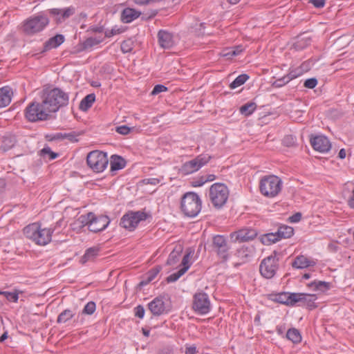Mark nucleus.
Masks as SVG:
<instances>
[{
  "instance_id": "55",
  "label": "nucleus",
  "mask_w": 354,
  "mask_h": 354,
  "mask_svg": "<svg viewBox=\"0 0 354 354\" xmlns=\"http://www.w3.org/2000/svg\"><path fill=\"white\" fill-rule=\"evenodd\" d=\"M158 354H174V348L172 346H165L159 350Z\"/></svg>"
},
{
  "instance_id": "47",
  "label": "nucleus",
  "mask_w": 354,
  "mask_h": 354,
  "mask_svg": "<svg viewBox=\"0 0 354 354\" xmlns=\"http://www.w3.org/2000/svg\"><path fill=\"white\" fill-rule=\"evenodd\" d=\"M133 313L135 317L139 319H142L145 316V310L143 306L138 305L133 308Z\"/></svg>"
},
{
  "instance_id": "31",
  "label": "nucleus",
  "mask_w": 354,
  "mask_h": 354,
  "mask_svg": "<svg viewBox=\"0 0 354 354\" xmlns=\"http://www.w3.org/2000/svg\"><path fill=\"white\" fill-rule=\"evenodd\" d=\"M95 101V95L91 93L86 95L80 102L79 108L83 111H88Z\"/></svg>"
},
{
  "instance_id": "37",
  "label": "nucleus",
  "mask_w": 354,
  "mask_h": 354,
  "mask_svg": "<svg viewBox=\"0 0 354 354\" xmlns=\"http://www.w3.org/2000/svg\"><path fill=\"white\" fill-rule=\"evenodd\" d=\"M182 250H174L169 255L166 264L168 266L176 265L180 259Z\"/></svg>"
},
{
  "instance_id": "40",
  "label": "nucleus",
  "mask_w": 354,
  "mask_h": 354,
  "mask_svg": "<svg viewBox=\"0 0 354 354\" xmlns=\"http://www.w3.org/2000/svg\"><path fill=\"white\" fill-rule=\"evenodd\" d=\"M249 78V76L246 74H241L239 75L230 84V87L234 89L243 85Z\"/></svg>"
},
{
  "instance_id": "25",
  "label": "nucleus",
  "mask_w": 354,
  "mask_h": 354,
  "mask_svg": "<svg viewBox=\"0 0 354 354\" xmlns=\"http://www.w3.org/2000/svg\"><path fill=\"white\" fill-rule=\"evenodd\" d=\"M64 41V37L61 34H57L55 36L48 39L44 46V50H49L52 48H55L60 46Z\"/></svg>"
},
{
  "instance_id": "17",
  "label": "nucleus",
  "mask_w": 354,
  "mask_h": 354,
  "mask_svg": "<svg viewBox=\"0 0 354 354\" xmlns=\"http://www.w3.org/2000/svg\"><path fill=\"white\" fill-rule=\"evenodd\" d=\"M257 236V232L254 229L245 228L234 232L230 234L231 239L234 241L245 242L253 240Z\"/></svg>"
},
{
  "instance_id": "52",
  "label": "nucleus",
  "mask_w": 354,
  "mask_h": 354,
  "mask_svg": "<svg viewBox=\"0 0 354 354\" xmlns=\"http://www.w3.org/2000/svg\"><path fill=\"white\" fill-rule=\"evenodd\" d=\"M115 131L121 135H127L130 133L131 129L127 125H122L116 127Z\"/></svg>"
},
{
  "instance_id": "13",
  "label": "nucleus",
  "mask_w": 354,
  "mask_h": 354,
  "mask_svg": "<svg viewBox=\"0 0 354 354\" xmlns=\"http://www.w3.org/2000/svg\"><path fill=\"white\" fill-rule=\"evenodd\" d=\"M192 309L198 315H206L211 310L209 296L204 292H196L193 296Z\"/></svg>"
},
{
  "instance_id": "3",
  "label": "nucleus",
  "mask_w": 354,
  "mask_h": 354,
  "mask_svg": "<svg viewBox=\"0 0 354 354\" xmlns=\"http://www.w3.org/2000/svg\"><path fill=\"white\" fill-rule=\"evenodd\" d=\"M201 207L202 201L196 193L188 192L181 197L180 209L185 216L195 217L201 212Z\"/></svg>"
},
{
  "instance_id": "21",
  "label": "nucleus",
  "mask_w": 354,
  "mask_h": 354,
  "mask_svg": "<svg viewBox=\"0 0 354 354\" xmlns=\"http://www.w3.org/2000/svg\"><path fill=\"white\" fill-rule=\"evenodd\" d=\"M158 43L163 48H170L174 44L173 35L168 31L160 30L158 33Z\"/></svg>"
},
{
  "instance_id": "63",
  "label": "nucleus",
  "mask_w": 354,
  "mask_h": 354,
  "mask_svg": "<svg viewBox=\"0 0 354 354\" xmlns=\"http://www.w3.org/2000/svg\"><path fill=\"white\" fill-rule=\"evenodd\" d=\"M203 177H204L206 183L213 181L216 178V176L214 174H208L206 176H203Z\"/></svg>"
},
{
  "instance_id": "30",
  "label": "nucleus",
  "mask_w": 354,
  "mask_h": 354,
  "mask_svg": "<svg viewBox=\"0 0 354 354\" xmlns=\"http://www.w3.org/2000/svg\"><path fill=\"white\" fill-rule=\"evenodd\" d=\"M307 286L315 291L325 292L330 289V283L322 281H314L307 284Z\"/></svg>"
},
{
  "instance_id": "29",
  "label": "nucleus",
  "mask_w": 354,
  "mask_h": 354,
  "mask_svg": "<svg viewBox=\"0 0 354 354\" xmlns=\"http://www.w3.org/2000/svg\"><path fill=\"white\" fill-rule=\"evenodd\" d=\"M99 252L100 248L97 246H94L88 248L85 251L84 254L82 257L80 262L84 264L86 263V262L93 261L98 255Z\"/></svg>"
},
{
  "instance_id": "33",
  "label": "nucleus",
  "mask_w": 354,
  "mask_h": 354,
  "mask_svg": "<svg viewBox=\"0 0 354 354\" xmlns=\"http://www.w3.org/2000/svg\"><path fill=\"white\" fill-rule=\"evenodd\" d=\"M294 234L293 227L288 225H281L279 226L277 230V234L279 236V240L281 239H288L291 237Z\"/></svg>"
},
{
  "instance_id": "22",
  "label": "nucleus",
  "mask_w": 354,
  "mask_h": 354,
  "mask_svg": "<svg viewBox=\"0 0 354 354\" xmlns=\"http://www.w3.org/2000/svg\"><path fill=\"white\" fill-rule=\"evenodd\" d=\"M298 297H299V295H297L295 292H281L276 296L275 300L279 303L286 304L287 306H295V301L298 299Z\"/></svg>"
},
{
  "instance_id": "64",
  "label": "nucleus",
  "mask_w": 354,
  "mask_h": 354,
  "mask_svg": "<svg viewBox=\"0 0 354 354\" xmlns=\"http://www.w3.org/2000/svg\"><path fill=\"white\" fill-rule=\"evenodd\" d=\"M346 153L345 149H340V151H339V153H338V157L340 159H344L346 158Z\"/></svg>"
},
{
  "instance_id": "9",
  "label": "nucleus",
  "mask_w": 354,
  "mask_h": 354,
  "mask_svg": "<svg viewBox=\"0 0 354 354\" xmlns=\"http://www.w3.org/2000/svg\"><path fill=\"white\" fill-rule=\"evenodd\" d=\"M86 163L94 172H102L109 164L107 153L98 150L92 151L86 156Z\"/></svg>"
},
{
  "instance_id": "16",
  "label": "nucleus",
  "mask_w": 354,
  "mask_h": 354,
  "mask_svg": "<svg viewBox=\"0 0 354 354\" xmlns=\"http://www.w3.org/2000/svg\"><path fill=\"white\" fill-rule=\"evenodd\" d=\"M313 148L320 153L328 152L331 148L329 140L324 136H315L310 138Z\"/></svg>"
},
{
  "instance_id": "42",
  "label": "nucleus",
  "mask_w": 354,
  "mask_h": 354,
  "mask_svg": "<svg viewBox=\"0 0 354 354\" xmlns=\"http://www.w3.org/2000/svg\"><path fill=\"white\" fill-rule=\"evenodd\" d=\"M296 138L292 135H286L282 140V143L284 146L290 147L296 145Z\"/></svg>"
},
{
  "instance_id": "58",
  "label": "nucleus",
  "mask_w": 354,
  "mask_h": 354,
  "mask_svg": "<svg viewBox=\"0 0 354 354\" xmlns=\"http://www.w3.org/2000/svg\"><path fill=\"white\" fill-rule=\"evenodd\" d=\"M196 353H197V350H196V347L194 345H192V346L186 345L185 346V354H196Z\"/></svg>"
},
{
  "instance_id": "45",
  "label": "nucleus",
  "mask_w": 354,
  "mask_h": 354,
  "mask_svg": "<svg viewBox=\"0 0 354 354\" xmlns=\"http://www.w3.org/2000/svg\"><path fill=\"white\" fill-rule=\"evenodd\" d=\"M289 77H287V75H284L283 77H282L281 78H279L277 80H276L273 84H272V86L275 88H280L284 85H286V84H288L290 80H288Z\"/></svg>"
},
{
  "instance_id": "24",
  "label": "nucleus",
  "mask_w": 354,
  "mask_h": 354,
  "mask_svg": "<svg viewBox=\"0 0 354 354\" xmlns=\"http://www.w3.org/2000/svg\"><path fill=\"white\" fill-rule=\"evenodd\" d=\"M161 270L162 267L160 266H156L151 268L146 273L144 279L139 283L138 286L140 287H143L149 283L156 277Z\"/></svg>"
},
{
  "instance_id": "11",
  "label": "nucleus",
  "mask_w": 354,
  "mask_h": 354,
  "mask_svg": "<svg viewBox=\"0 0 354 354\" xmlns=\"http://www.w3.org/2000/svg\"><path fill=\"white\" fill-rule=\"evenodd\" d=\"M211 158L208 154L198 155L195 158L183 163L179 171L185 176L196 172L205 165L210 160Z\"/></svg>"
},
{
  "instance_id": "46",
  "label": "nucleus",
  "mask_w": 354,
  "mask_h": 354,
  "mask_svg": "<svg viewBox=\"0 0 354 354\" xmlns=\"http://www.w3.org/2000/svg\"><path fill=\"white\" fill-rule=\"evenodd\" d=\"M2 295H3L7 300L10 301L17 302L19 299L18 293L17 292H2Z\"/></svg>"
},
{
  "instance_id": "18",
  "label": "nucleus",
  "mask_w": 354,
  "mask_h": 354,
  "mask_svg": "<svg viewBox=\"0 0 354 354\" xmlns=\"http://www.w3.org/2000/svg\"><path fill=\"white\" fill-rule=\"evenodd\" d=\"M297 295H299V297H298V299L295 301V305L297 303H299L298 306L306 307L310 310L315 308L317 307V305L315 304L317 297L315 295H310L305 293H297Z\"/></svg>"
},
{
  "instance_id": "60",
  "label": "nucleus",
  "mask_w": 354,
  "mask_h": 354,
  "mask_svg": "<svg viewBox=\"0 0 354 354\" xmlns=\"http://www.w3.org/2000/svg\"><path fill=\"white\" fill-rule=\"evenodd\" d=\"M64 139L66 138L71 142H77V140L76 139V136L74 132L69 133H64Z\"/></svg>"
},
{
  "instance_id": "5",
  "label": "nucleus",
  "mask_w": 354,
  "mask_h": 354,
  "mask_svg": "<svg viewBox=\"0 0 354 354\" xmlns=\"http://www.w3.org/2000/svg\"><path fill=\"white\" fill-rule=\"evenodd\" d=\"M79 219L82 223L88 226L89 231L95 233L104 230L110 223L109 216L105 215L97 216L93 212L82 215Z\"/></svg>"
},
{
  "instance_id": "38",
  "label": "nucleus",
  "mask_w": 354,
  "mask_h": 354,
  "mask_svg": "<svg viewBox=\"0 0 354 354\" xmlns=\"http://www.w3.org/2000/svg\"><path fill=\"white\" fill-rule=\"evenodd\" d=\"M74 315L75 314L71 310L66 309L58 315L57 322L59 324L66 323L71 319Z\"/></svg>"
},
{
  "instance_id": "59",
  "label": "nucleus",
  "mask_w": 354,
  "mask_h": 354,
  "mask_svg": "<svg viewBox=\"0 0 354 354\" xmlns=\"http://www.w3.org/2000/svg\"><path fill=\"white\" fill-rule=\"evenodd\" d=\"M131 50V48L129 46V41H124L121 44V50L124 53H128L130 52Z\"/></svg>"
},
{
  "instance_id": "56",
  "label": "nucleus",
  "mask_w": 354,
  "mask_h": 354,
  "mask_svg": "<svg viewBox=\"0 0 354 354\" xmlns=\"http://www.w3.org/2000/svg\"><path fill=\"white\" fill-rule=\"evenodd\" d=\"M308 3H312L317 8H321L325 6L326 0H309Z\"/></svg>"
},
{
  "instance_id": "54",
  "label": "nucleus",
  "mask_w": 354,
  "mask_h": 354,
  "mask_svg": "<svg viewBox=\"0 0 354 354\" xmlns=\"http://www.w3.org/2000/svg\"><path fill=\"white\" fill-rule=\"evenodd\" d=\"M190 257H191V252H187L183 259H182V262H181V265L183 266V267H187V270L190 267V263H189V259H190Z\"/></svg>"
},
{
  "instance_id": "48",
  "label": "nucleus",
  "mask_w": 354,
  "mask_h": 354,
  "mask_svg": "<svg viewBox=\"0 0 354 354\" xmlns=\"http://www.w3.org/2000/svg\"><path fill=\"white\" fill-rule=\"evenodd\" d=\"M317 84V80L315 77H312L305 80L304 86L308 88H314Z\"/></svg>"
},
{
  "instance_id": "26",
  "label": "nucleus",
  "mask_w": 354,
  "mask_h": 354,
  "mask_svg": "<svg viewBox=\"0 0 354 354\" xmlns=\"http://www.w3.org/2000/svg\"><path fill=\"white\" fill-rule=\"evenodd\" d=\"M140 13L135 9L127 8L123 10L121 14V21L123 23H130L139 17Z\"/></svg>"
},
{
  "instance_id": "10",
  "label": "nucleus",
  "mask_w": 354,
  "mask_h": 354,
  "mask_svg": "<svg viewBox=\"0 0 354 354\" xmlns=\"http://www.w3.org/2000/svg\"><path fill=\"white\" fill-rule=\"evenodd\" d=\"M279 258L277 252L274 251L272 254L263 259L259 266L261 274L266 279H272L279 269Z\"/></svg>"
},
{
  "instance_id": "44",
  "label": "nucleus",
  "mask_w": 354,
  "mask_h": 354,
  "mask_svg": "<svg viewBox=\"0 0 354 354\" xmlns=\"http://www.w3.org/2000/svg\"><path fill=\"white\" fill-rule=\"evenodd\" d=\"M303 70L301 68H296L294 69H290L289 73L286 75L290 81L293 79H295L303 74Z\"/></svg>"
},
{
  "instance_id": "8",
  "label": "nucleus",
  "mask_w": 354,
  "mask_h": 354,
  "mask_svg": "<svg viewBox=\"0 0 354 354\" xmlns=\"http://www.w3.org/2000/svg\"><path fill=\"white\" fill-rule=\"evenodd\" d=\"M50 115L48 109L41 103L32 102L25 109L26 118L32 122L46 120Z\"/></svg>"
},
{
  "instance_id": "32",
  "label": "nucleus",
  "mask_w": 354,
  "mask_h": 354,
  "mask_svg": "<svg viewBox=\"0 0 354 354\" xmlns=\"http://www.w3.org/2000/svg\"><path fill=\"white\" fill-rule=\"evenodd\" d=\"M16 144V139L14 136L8 135L3 137L1 149L7 151L12 149Z\"/></svg>"
},
{
  "instance_id": "27",
  "label": "nucleus",
  "mask_w": 354,
  "mask_h": 354,
  "mask_svg": "<svg viewBox=\"0 0 354 354\" xmlns=\"http://www.w3.org/2000/svg\"><path fill=\"white\" fill-rule=\"evenodd\" d=\"M126 160L122 156L116 154L111 156L110 166L112 171L123 169L126 166Z\"/></svg>"
},
{
  "instance_id": "23",
  "label": "nucleus",
  "mask_w": 354,
  "mask_h": 354,
  "mask_svg": "<svg viewBox=\"0 0 354 354\" xmlns=\"http://www.w3.org/2000/svg\"><path fill=\"white\" fill-rule=\"evenodd\" d=\"M292 267L296 269H304L310 266H314L315 262L310 260L304 255H299L296 257L291 263Z\"/></svg>"
},
{
  "instance_id": "49",
  "label": "nucleus",
  "mask_w": 354,
  "mask_h": 354,
  "mask_svg": "<svg viewBox=\"0 0 354 354\" xmlns=\"http://www.w3.org/2000/svg\"><path fill=\"white\" fill-rule=\"evenodd\" d=\"M167 90L168 88L162 84H157L153 87L151 94L152 95H156L160 93L167 91Z\"/></svg>"
},
{
  "instance_id": "39",
  "label": "nucleus",
  "mask_w": 354,
  "mask_h": 354,
  "mask_svg": "<svg viewBox=\"0 0 354 354\" xmlns=\"http://www.w3.org/2000/svg\"><path fill=\"white\" fill-rule=\"evenodd\" d=\"M187 271V267H182L178 272H174L166 278L167 283H173L176 281L181 276Z\"/></svg>"
},
{
  "instance_id": "28",
  "label": "nucleus",
  "mask_w": 354,
  "mask_h": 354,
  "mask_svg": "<svg viewBox=\"0 0 354 354\" xmlns=\"http://www.w3.org/2000/svg\"><path fill=\"white\" fill-rule=\"evenodd\" d=\"M12 90L8 86L0 88V108L8 106L11 102Z\"/></svg>"
},
{
  "instance_id": "1",
  "label": "nucleus",
  "mask_w": 354,
  "mask_h": 354,
  "mask_svg": "<svg viewBox=\"0 0 354 354\" xmlns=\"http://www.w3.org/2000/svg\"><path fill=\"white\" fill-rule=\"evenodd\" d=\"M44 106L46 107L50 114L57 112L61 107L68 105V94L59 88L44 89L42 94Z\"/></svg>"
},
{
  "instance_id": "50",
  "label": "nucleus",
  "mask_w": 354,
  "mask_h": 354,
  "mask_svg": "<svg viewBox=\"0 0 354 354\" xmlns=\"http://www.w3.org/2000/svg\"><path fill=\"white\" fill-rule=\"evenodd\" d=\"M99 43V41H97L96 39L93 37H89L85 40L84 42V47L85 48H91L94 45H96Z\"/></svg>"
},
{
  "instance_id": "19",
  "label": "nucleus",
  "mask_w": 354,
  "mask_h": 354,
  "mask_svg": "<svg viewBox=\"0 0 354 354\" xmlns=\"http://www.w3.org/2000/svg\"><path fill=\"white\" fill-rule=\"evenodd\" d=\"M255 252V248L252 245H243L238 248L236 251L235 255L241 261L240 263L248 262L253 256Z\"/></svg>"
},
{
  "instance_id": "41",
  "label": "nucleus",
  "mask_w": 354,
  "mask_h": 354,
  "mask_svg": "<svg viewBox=\"0 0 354 354\" xmlns=\"http://www.w3.org/2000/svg\"><path fill=\"white\" fill-rule=\"evenodd\" d=\"M95 309H96L95 303L94 301H89L85 305L81 314H82V315L86 314V315H91L94 313V312L95 311Z\"/></svg>"
},
{
  "instance_id": "34",
  "label": "nucleus",
  "mask_w": 354,
  "mask_h": 354,
  "mask_svg": "<svg viewBox=\"0 0 354 354\" xmlns=\"http://www.w3.org/2000/svg\"><path fill=\"white\" fill-rule=\"evenodd\" d=\"M286 337L294 344H298L301 341V335L298 329L292 328L288 330Z\"/></svg>"
},
{
  "instance_id": "61",
  "label": "nucleus",
  "mask_w": 354,
  "mask_h": 354,
  "mask_svg": "<svg viewBox=\"0 0 354 354\" xmlns=\"http://www.w3.org/2000/svg\"><path fill=\"white\" fill-rule=\"evenodd\" d=\"M301 214L299 212H297L290 217V221L294 223L299 222L301 220Z\"/></svg>"
},
{
  "instance_id": "53",
  "label": "nucleus",
  "mask_w": 354,
  "mask_h": 354,
  "mask_svg": "<svg viewBox=\"0 0 354 354\" xmlns=\"http://www.w3.org/2000/svg\"><path fill=\"white\" fill-rule=\"evenodd\" d=\"M206 182L203 176H201L199 178L194 179L193 181H192L191 185L192 187H196L203 185Z\"/></svg>"
},
{
  "instance_id": "6",
  "label": "nucleus",
  "mask_w": 354,
  "mask_h": 354,
  "mask_svg": "<svg viewBox=\"0 0 354 354\" xmlns=\"http://www.w3.org/2000/svg\"><path fill=\"white\" fill-rule=\"evenodd\" d=\"M282 188L281 178L274 175H269L262 177L259 183L261 193L268 198L275 197L279 194Z\"/></svg>"
},
{
  "instance_id": "35",
  "label": "nucleus",
  "mask_w": 354,
  "mask_h": 354,
  "mask_svg": "<svg viewBox=\"0 0 354 354\" xmlns=\"http://www.w3.org/2000/svg\"><path fill=\"white\" fill-rule=\"evenodd\" d=\"M257 106L255 102H250L242 105L239 108V111L242 115L247 117L252 114V113L256 110Z\"/></svg>"
},
{
  "instance_id": "51",
  "label": "nucleus",
  "mask_w": 354,
  "mask_h": 354,
  "mask_svg": "<svg viewBox=\"0 0 354 354\" xmlns=\"http://www.w3.org/2000/svg\"><path fill=\"white\" fill-rule=\"evenodd\" d=\"M46 138L48 141L64 140V133H57L56 134L47 135L46 136Z\"/></svg>"
},
{
  "instance_id": "36",
  "label": "nucleus",
  "mask_w": 354,
  "mask_h": 354,
  "mask_svg": "<svg viewBox=\"0 0 354 354\" xmlns=\"http://www.w3.org/2000/svg\"><path fill=\"white\" fill-rule=\"evenodd\" d=\"M261 242L264 245H270L272 243H274L277 241H279V236L277 234V232L275 233H268L264 234L261 237Z\"/></svg>"
},
{
  "instance_id": "7",
  "label": "nucleus",
  "mask_w": 354,
  "mask_h": 354,
  "mask_svg": "<svg viewBox=\"0 0 354 354\" xmlns=\"http://www.w3.org/2000/svg\"><path fill=\"white\" fill-rule=\"evenodd\" d=\"M229 197L227 187L223 183L213 184L209 191V198L215 208L220 209L227 202Z\"/></svg>"
},
{
  "instance_id": "2",
  "label": "nucleus",
  "mask_w": 354,
  "mask_h": 354,
  "mask_svg": "<svg viewBox=\"0 0 354 354\" xmlns=\"http://www.w3.org/2000/svg\"><path fill=\"white\" fill-rule=\"evenodd\" d=\"M54 230L53 228H41L39 223H33L26 226L23 232L27 239L36 245L44 246L51 241Z\"/></svg>"
},
{
  "instance_id": "20",
  "label": "nucleus",
  "mask_w": 354,
  "mask_h": 354,
  "mask_svg": "<svg viewBox=\"0 0 354 354\" xmlns=\"http://www.w3.org/2000/svg\"><path fill=\"white\" fill-rule=\"evenodd\" d=\"M48 12L52 16L58 17L57 21H64L75 13V8L70 6L64 9L51 8L48 10Z\"/></svg>"
},
{
  "instance_id": "43",
  "label": "nucleus",
  "mask_w": 354,
  "mask_h": 354,
  "mask_svg": "<svg viewBox=\"0 0 354 354\" xmlns=\"http://www.w3.org/2000/svg\"><path fill=\"white\" fill-rule=\"evenodd\" d=\"M40 155L46 157V155L49 156V160H54L58 156V153L51 151L49 147H45L40 151Z\"/></svg>"
},
{
  "instance_id": "15",
  "label": "nucleus",
  "mask_w": 354,
  "mask_h": 354,
  "mask_svg": "<svg viewBox=\"0 0 354 354\" xmlns=\"http://www.w3.org/2000/svg\"><path fill=\"white\" fill-rule=\"evenodd\" d=\"M147 307L153 316H160L168 312L165 306V297L162 296L154 298L147 304Z\"/></svg>"
},
{
  "instance_id": "14",
  "label": "nucleus",
  "mask_w": 354,
  "mask_h": 354,
  "mask_svg": "<svg viewBox=\"0 0 354 354\" xmlns=\"http://www.w3.org/2000/svg\"><path fill=\"white\" fill-rule=\"evenodd\" d=\"M212 248L214 251L223 261H227L228 260L230 247L224 236H214L212 240Z\"/></svg>"
},
{
  "instance_id": "4",
  "label": "nucleus",
  "mask_w": 354,
  "mask_h": 354,
  "mask_svg": "<svg viewBox=\"0 0 354 354\" xmlns=\"http://www.w3.org/2000/svg\"><path fill=\"white\" fill-rule=\"evenodd\" d=\"M50 20L44 12H39L24 21L22 31L27 35H33L44 30L49 24Z\"/></svg>"
},
{
  "instance_id": "12",
  "label": "nucleus",
  "mask_w": 354,
  "mask_h": 354,
  "mask_svg": "<svg viewBox=\"0 0 354 354\" xmlns=\"http://www.w3.org/2000/svg\"><path fill=\"white\" fill-rule=\"evenodd\" d=\"M147 217V214L144 212H129L121 218L120 225L122 227L131 231L136 227L140 221H145Z\"/></svg>"
},
{
  "instance_id": "57",
  "label": "nucleus",
  "mask_w": 354,
  "mask_h": 354,
  "mask_svg": "<svg viewBox=\"0 0 354 354\" xmlns=\"http://www.w3.org/2000/svg\"><path fill=\"white\" fill-rule=\"evenodd\" d=\"M142 183L145 185H156L160 183V180L157 178H145L142 180Z\"/></svg>"
},
{
  "instance_id": "62",
  "label": "nucleus",
  "mask_w": 354,
  "mask_h": 354,
  "mask_svg": "<svg viewBox=\"0 0 354 354\" xmlns=\"http://www.w3.org/2000/svg\"><path fill=\"white\" fill-rule=\"evenodd\" d=\"M120 33V31H119V29H115V28H113L111 29V30H107L105 32V36L106 37H111L112 36H113L114 35H116V34H118Z\"/></svg>"
}]
</instances>
